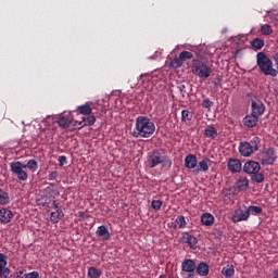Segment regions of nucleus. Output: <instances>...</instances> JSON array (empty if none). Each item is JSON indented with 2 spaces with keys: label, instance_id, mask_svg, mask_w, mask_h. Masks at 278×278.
I'll return each mask as SVG.
<instances>
[{
  "label": "nucleus",
  "instance_id": "obj_1",
  "mask_svg": "<svg viewBox=\"0 0 278 278\" xmlns=\"http://www.w3.org/2000/svg\"><path fill=\"white\" fill-rule=\"evenodd\" d=\"M155 134V124L147 116L136 118L135 129L131 132L132 138H151Z\"/></svg>",
  "mask_w": 278,
  "mask_h": 278
},
{
  "label": "nucleus",
  "instance_id": "obj_2",
  "mask_svg": "<svg viewBox=\"0 0 278 278\" xmlns=\"http://www.w3.org/2000/svg\"><path fill=\"white\" fill-rule=\"evenodd\" d=\"M147 164L149 168H155L160 165L163 166V168H170V166H173V161H170L168 154H166V150L155 149L148 153Z\"/></svg>",
  "mask_w": 278,
  "mask_h": 278
},
{
  "label": "nucleus",
  "instance_id": "obj_3",
  "mask_svg": "<svg viewBox=\"0 0 278 278\" xmlns=\"http://www.w3.org/2000/svg\"><path fill=\"white\" fill-rule=\"evenodd\" d=\"M256 64L258 66V71L266 76L277 77L278 70L273 67V60L268 58L264 52H258L256 54Z\"/></svg>",
  "mask_w": 278,
  "mask_h": 278
},
{
  "label": "nucleus",
  "instance_id": "obj_4",
  "mask_svg": "<svg viewBox=\"0 0 278 278\" xmlns=\"http://www.w3.org/2000/svg\"><path fill=\"white\" fill-rule=\"evenodd\" d=\"M191 73L200 79H208V77H212V66H210L207 61L193 59L191 63Z\"/></svg>",
  "mask_w": 278,
  "mask_h": 278
},
{
  "label": "nucleus",
  "instance_id": "obj_5",
  "mask_svg": "<svg viewBox=\"0 0 278 278\" xmlns=\"http://www.w3.org/2000/svg\"><path fill=\"white\" fill-rule=\"evenodd\" d=\"M257 160L263 166H273L277 162V151L275 148H267L257 155Z\"/></svg>",
  "mask_w": 278,
  "mask_h": 278
},
{
  "label": "nucleus",
  "instance_id": "obj_6",
  "mask_svg": "<svg viewBox=\"0 0 278 278\" xmlns=\"http://www.w3.org/2000/svg\"><path fill=\"white\" fill-rule=\"evenodd\" d=\"M10 168L11 173H13V175L17 177L18 181H27V179L29 178V175L25 170V164H23L22 162H12L10 164Z\"/></svg>",
  "mask_w": 278,
  "mask_h": 278
},
{
  "label": "nucleus",
  "instance_id": "obj_7",
  "mask_svg": "<svg viewBox=\"0 0 278 278\" xmlns=\"http://www.w3.org/2000/svg\"><path fill=\"white\" fill-rule=\"evenodd\" d=\"M192 58H194L192 52L184 50L178 56L170 61L169 66L172 68H181V66H184V62H188V60H192Z\"/></svg>",
  "mask_w": 278,
  "mask_h": 278
},
{
  "label": "nucleus",
  "instance_id": "obj_8",
  "mask_svg": "<svg viewBox=\"0 0 278 278\" xmlns=\"http://www.w3.org/2000/svg\"><path fill=\"white\" fill-rule=\"evenodd\" d=\"M251 109H252V115L254 116H262L264 112H266V106L264 105V102L260 99L252 100L251 102Z\"/></svg>",
  "mask_w": 278,
  "mask_h": 278
},
{
  "label": "nucleus",
  "instance_id": "obj_9",
  "mask_svg": "<svg viewBox=\"0 0 278 278\" xmlns=\"http://www.w3.org/2000/svg\"><path fill=\"white\" fill-rule=\"evenodd\" d=\"M10 277V268H8V255L0 253V278Z\"/></svg>",
  "mask_w": 278,
  "mask_h": 278
},
{
  "label": "nucleus",
  "instance_id": "obj_10",
  "mask_svg": "<svg viewBox=\"0 0 278 278\" xmlns=\"http://www.w3.org/2000/svg\"><path fill=\"white\" fill-rule=\"evenodd\" d=\"M254 151L255 150L253 149V147L251 146V143L249 141H243L239 144V153L243 157H251V155H253Z\"/></svg>",
  "mask_w": 278,
  "mask_h": 278
},
{
  "label": "nucleus",
  "instance_id": "obj_11",
  "mask_svg": "<svg viewBox=\"0 0 278 278\" xmlns=\"http://www.w3.org/2000/svg\"><path fill=\"white\" fill-rule=\"evenodd\" d=\"M248 218H251L249 214V207H247V205H243L241 208H239V212L232 217V220L235 223H242Z\"/></svg>",
  "mask_w": 278,
  "mask_h": 278
},
{
  "label": "nucleus",
  "instance_id": "obj_12",
  "mask_svg": "<svg viewBox=\"0 0 278 278\" xmlns=\"http://www.w3.org/2000/svg\"><path fill=\"white\" fill-rule=\"evenodd\" d=\"M12 218H14V213L10 208L2 207L0 208V223L1 225H8L12 223Z\"/></svg>",
  "mask_w": 278,
  "mask_h": 278
},
{
  "label": "nucleus",
  "instance_id": "obj_13",
  "mask_svg": "<svg viewBox=\"0 0 278 278\" xmlns=\"http://www.w3.org/2000/svg\"><path fill=\"white\" fill-rule=\"evenodd\" d=\"M243 170L248 175H253L254 173H260V170H262V166L255 161H249L244 164Z\"/></svg>",
  "mask_w": 278,
  "mask_h": 278
},
{
  "label": "nucleus",
  "instance_id": "obj_14",
  "mask_svg": "<svg viewBox=\"0 0 278 278\" xmlns=\"http://www.w3.org/2000/svg\"><path fill=\"white\" fill-rule=\"evenodd\" d=\"M54 210H56V212H52L50 215V220L51 223H60V220H62V218H64V211H62V208H60V206H58L56 202L53 201L52 203Z\"/></svg>",
  "mask_w": 278,
  "mask_h": 278
},
{
  "label": "nucleus",
  "instance_id": "obj_15",
  "mask_svg": "<svg viewBox=\"0 0 278 278\" xmlns=\"http://www.w3.org/2000/svg\"><path fill=\"white\" fill-rule=\"evenodd\" d=\"M182 273H194L197 270V263L192 258H187L181 263Z\"/></svg>",
  "mask_w": 278,
  "mask_h": 278
},
{
  "label": "nucleus",
  "instance_id": "obj_16",
  "mask_svg": "<svg viewBox=\"0 0 278 278\" xmlns=\"http://www.w3.org/2000/svg\"><path fill=\"white\" fill-rule=\"evenodd\" d=\"M227 166L230 173H240L242 170V163L238 159L228 160Z\"/></svg>",
  "mask_w": 278,
  "mask_h": 278
},
{
  "label": "nucleus",
  "instance_id": "obj_17",
  "mask_svg": "<svg viewBox=\"0 0 278 278\" xmlns=\"http://www.w3.org/2000/svg\"><path fill=\"white\" fill-rule=\"evenodd\" d=\"M182 242L185 244H188L190 247V249H197V244L199 243V240L197 239V237L188 233V232H185L184 236H182Z\"/></svg>",
  "mask_w": 278,
  "mask_h": 278
},
{
  "label": "nucleus",
  "instance_id": "obj_18",
  "mask_svg": "<svg viewBox=\"0 0 278 278\" xmlns=\"http://www.w3.org/2000/svg\"><path fill=\"white\" fill-rule=\"evenodd\" d=\"M92 110H94L92 102H87L86 104L77 106L78 114H81L83 116H90L92 114Z\"/></svg>",
  "mask_w": 278,
  "mask_h": 278
},
{
  "label": "nucleus",
  "instance_id": "obj_19",
  "mask_svg": "<svg viewBox=\"0 0 278 278\" xmlns=\"http://www.w3.org/2000/svg\"><path fill=\"white\" fill-rule=\"evenodd\" d=\"M260 121V117H257V115H247L244 118H243V125L244 127H248V128H253V127H256L257 126V123Z\"/></svg>",
  "mask_w": 278,
  "mask_h": 278
},
{
  "label": "nucleus",
  "instance_id": "obj_20",
  "mask_svg": "<svg viewBox=\"0 0 278 278\" xmlns=\"http://www.w3.org/2000/svg\"><path fill=\"white\" fill-rule=\"evenodd\" d=\"M195 270L200 277H207V275H210V265L205 262H201L195 265Z\"/></svg>",
  "mask_w": 278,
  "mask_h": 278
},
{
  "label": "nucleus",
  "instance_id": "obj_21",
  "mask_svg": "<svg viewBox=\"0 0 278 278\" xmlns=\"http://www.w3.org/2000/svg\"><path fill=\"white\" fill-rule=\"evenodd\" d=\"M210 162H212V161H210V159H207V157L200 161L198 164L199 168L193 169L194 175H199V173H201V170L203 173H207V170H210Z\"/></svg>",
  "mask_w": 278,
  "mask_h": 278
},
{
  "label": "nucleus",
  "instance_id": "obj_22",
  "mask_svg": "<svg viewBox=\"0 0 278 278\" xmlns=\"http://www.w3.org/2000/svg\"><path fill=\"white\" fill-rule=\"evenodd\" d=\"M80 127H92L94 123H97V117L94 115H88L87 117H83L81 121H76Z\"/></svg>",
  "mask_w": 278,
  "mask_h": 278
},
{
  "label": "nucleus",
  "instance_id": "obj_23",
  "mask_svg": "<svg viewBox=\"0 0 278 278\" xmlns=\"http://www.w3.org/2000/svg\"><path fill=\"white\" fill-rule=\"evenodd\" d=\"M186 225V217L184 215L177 216L176 220L172 224H168V227L170 229H184V226Z\"/></svg>",
  "mask_w": 278,
  "mask_h": 278
},
{
  "label": "nucleus",
  "instance_id": "obj_24",
  "mask_svg": "<svg viewBox=\"0 0 278 278\" xmlns=\"http://www.w3.org/2000/svg\"><path fill=\"white\" fill-rule=\"evenodd\" d=\"M197 155L194 154H189L185 157V166L186 168L192 169V168H197Z\"/></svg>",
  "mask_w": 278,
  "mask_h": 278
},
{
  "label": "nucleus",
  "instance_id": "obj_25",
  "mask_svg": "<svg viewBox=\"0 0 278 278\" xmlns=\"http://www.w3.org/2000/svg\"><path fill=\"white\" fill-rule=\"evenodd\" d=\"M96 236L103 238V240H110V230L105 225L99 226L97 228Z\"/></svg>",
  "mask_w": 278,
  "mask_h": 278
},
{
  "label": "nucleus",
  "instance_id": "obj_26",
  "mask_svg": "<svg viewBox=\"0 0 278 278\" xmlns=\"http://www.w3.org/2000/svg\"><path fill=\"white\" fill-rule=\"evenodd\" d=\"M214 215H212L211 213H204L201 215V223L205 227H212V225H214Z\"/></svg>",
  "mask_w": 278,
  "mask_h": 278
},
{
  "label": "nucleus",
  "instance_id": "obj_27",
  "mask_svg": "<svg viewBox=\"0 0 278 278\" xmlns=\"http://www.w3.org/2000/svg\"><path fill=\"white\" fill-rule=\"evenodd\" d=\"M237 190L240 191H244V190H249V179H247V177H240L237 182Z\"/></svg>",
  "mask_w": 278,
  "mask_h": 278
},
{
  "label": "nucleus",
  "instance_id": "obj_28",
  "mask_svg": "<svg viewBox=\"0 0 278 278\" xmlns=\"http://www.w3.org/2000/svg\"><path fill=\"white\" fill-rule=\"evenodd\" d=\"M204 136L206 138H211V140H214L218 137V130L214 126H207L204 130Z\"/></svg>",
  "mask_w": 278,
  "mask_h": 278
},
{
  "label": "nucleus",
  "instance_id": "obj_29",
  "mask_svg": "<svg viewBox=\"0 0 278 278\" xmlns=\"http://www.w3.org/2000/svg\"><path fill=\"white\" fill-rule=\"evenodd\" d=\"M222 275L226 278H231L233 275H236V269L232 265H227L226 267H223Z\"/></svg>",
  "mask_w": 278,
  "mask_h": 278
},
{
  "label": "nucleus",
  "instance_id": "obj_30",
  "mask_svg": "<svg viewBox=\"0 0 278 278\" xmlns=\"http://www.w3.org/2000/svg\"><path fill=\"white\" fill-rule=\"evenodd\" d=\"M103 275V270L97 267H89L88 268V277L89 278H100Z\"/></svg>",
  "mask_w": 278,
  "mask_h": 278
},
{
  "label": "nucleus",
  "instance_id": "obj_31",
  "mask_svg": "<svg viewBox=\"0 0 278 278\" xmlns=\"http://www.w3.org/2000/svg\"><path fill=\"white\" fill-rule=\"evenodd\" d=\"M59 127H62L63 129H67V127H71V118L66 116H61L58 119Z\"/></svg>",
  "mask_w": 278,
  "mask_h": 278
},
{
  "label": "nucleus",
  "instance_id": "obj_32",
  "mask_svg": "<svg viewBox=\"0 0 278 278\" xmlns=\"http://www.w3.org/2000/svg\"><path fill=\"white\" fill-rule=\"evenodd\" d=\"M251 47H253V49L256 51H260L261 49H264V40L261 38H255L251 41Z\"/></svg>",
  "mask_w": 278,
  "mask_h": 278
},
{
  "label": "nucleus",
  "instance_id": "obj_33",
  "mask_svg": "<svg viewBox=\"0 0 278 278\" xmlns=\"http://www.w3.org/2000/svg\"><path fill=\"white\" fill-rule=\"evenodd\" d=\"M25 168L31 170V173H36L38 170V162L36 160H29L27 164H24Z\"/></svg>",
  "mask_w": 278,
  "mask_h": 278
},
{
  "label": "nucleus",
  "instance_id": "obj_34",
  "mask_svg": "<svg viewBox=\"0 0 278 278\" xmlns=\"http://www.w3.org/2000/svg\"><path fill=\"white\" fill-rule=\"evenodd\" d=\"M263 208L261 206H255V205H251L248 206V213L250 214V216H257L260 214H262Z\"/></svg>",
  "mask_w": 278,
  "mask_h": 278
},
{
  "label": "nucleus",
  "instance_id": "obj_35",
  "mask_svg": "<svg viewBox=\"0 0 278 278\" xmlns=\"http://www.w3.org/2000/svg\"><path fill=\"white\" fill-rule=\"evenodd\" d=\"M8 203H10V195L3 189H0V205H8Z\"/></svg>",
  "mask_w": 278,
  "mask_h": 278
},
{
  "label": "nucleus",
  "instance_id": "obj_36",
  "mask_svg": "<svg viewBox=\"0 0 278 278\" xmlns=\"http://www.w3.org/2000/svg\"><path fill=\"white\" fill-rule=\"evenodd\" d=\"M261 34L263 36H270V34H273V26H270V24H264L261 26Z\"/></svg>",
  "mask_w": 278,
  "mask_h": 278
},
{
  "label": "nucleus",
  "instance_id": "obj_37",
  "mask_svg": "<svg viewBox=\"0 0 278 278\" xmlns=\"http://www.w3.org/2000/svg\"><path fill=\"white\" fill-rule=\"evenodd\" d=\"M188 121H192V113L188 110L181 111V123H188Z\"/></svg>",
  "mask_w": 278,
  "mask_h": 278
},
{
  "label": "nucleus",
  "instance_id": "obj_38",
  "mask_svg": "<svg viewBox=\"0 0 278 278\" xmlns=\"http://www.w3.org/2000/svg\"><path fill=\"white\" fill-rule=\"evenodd\" d=\"M252 181L254 184H262L264 181V174L260 172L252 174Z\"/></svg>",
  "mask_w": 278,
  "mask_h": 278
},
{
  "label": "nucleus",
  "instance_id": "obj_39",
  "mask_svg": "<svg viewBox=\"0 0 278 278\" xmlns=\"http://www.w3.org/2000/svg\"><path fill=\"white\" fill-rule=\"evenodd\" d=\"M260 142H262V139H260V137H253L250 140L251 147L254 151H257L260 149Z\"/></svg>",
  "mask_w": 278,
  "mask_h": 278
},
{
  "label": "nucleus",
  "instance_id": "obj_40",
  "mask_svg": "<svg viewBox=\"0 0 278 278\" xmlns=\"http://www.w3.org/2000/svg\"><path fill=\"white\" fill-rule=\"evenodd\" d=\"M162 205H164V202L161 200H153L151 203L152 210H155L156 212H160L162 210Z\"/></svg>",
  "mask_w": 278,
  "mask_h": 278
},
{
  "label": "nucleus",
  "instance_id": "obj_41",
  "mask_svg": "<svg viewBox=\"0 0 278 278\" xmlns=\"http://www.w3.org/2000/svg\"><path fill=\"white\" fill-rule=\"evenodd\" d=\"M213 106H214V102L212 100H210L208 98H206L202 101V108H204L205 110H210Z\"/></svg>",
  "mask_w": 278,
  "mask_h": 278
},
{
  "label": "nucleus",
  "instance_id": "obj_42",
  "mask_svg": "<svg viewBox=\"0 0 278 278\" xmlns=\"http://www.w3.org/2000/svg\"><path fill=\"white\" fill-rule=\"evenodd\" d=\"M24 278H40V274L38 271H30L25 274Z\"/></svg>",
  "mask_w": 278,
  "mask_h": 278
},
{
  "label": "nucleus",
  "instance_id": "obj_43",
  "mask_svg": "<svg viewBox=\"0 0 278 278\" xmlns=\"http://www.w3.org/2000/svg\"><path fill=\"white\" fill-rule=\"evenodd\" d=\"M178 90H179L181 97H186V94H188V91L186 90V85H179Z\"/></svg>",
  "mask_w": 278,
  "mask_h": 278
},
{
  "label": "nucleus",
  "instance_id": "obj_44",
  "mask_svg": "<svg viewBox=\"0 0 278 278\" xmlns=\"http://www.w3.org/2000/svg\"><path fill=\"white\" fill-rule=\"evenodd\" d=\"M58 162H59V166H64V164L67 163V159L65 155H61L59 156Z\"/></svg>",
  "mask_w": 278,
  "mask_h": 278
},
{
  "label": "nucleus",
  "instance_id": "obj_45",
  "mask_svg": "<svg viewBox=\"0 0 278 278\" xmlns=\"http://www.w3.org/2000/svg\"><path fill=\"white\" fill-rule=\"evenodd\" d=\"M48 179L49 181H55V179H58V172H51L49 175H48Z\"/></svg>",
  "mask_w": 278,
  "mask_h": 278
},
{
  "label": "nucleus",
  "instance_id": "obj_46",
  "mask_svg": "<svg viewBox=\"0 0 278 278\" xmlns=\"http://www.w3.org/2000/svg\"><path fill=\"white\" fill-rule=\"evenodd\" d=\"M13 278H25L23 277V270H18L14 274V277Z\"/></svg>",
  "mask_w": 278,
  "mask_h": 278
},
{
  "label": "nucleus",
  "instance_id": "obj_47",
  "mask_svg": "<svg viewBox=\"0 0 278 278\" xmlns=\"http://www.w3.org/2000/svg\"><path fill=\"white\" fill-rule=\"evenodd\" d=\"M273 278H278V269H275V270L273 271Z\"/></svg>",
  "mask_w": 278,
  "mask_h": 278
},
{
  "label": "nucleus",
  "instance_id": "obj_48",
  "mask_svg": "<svg viewBox=\"0 0 278 278\" xmlns=\"http://www.w3.org/2000/svg\"><path fill=\"white\" fill-rule=\"evenodd\" d=\"M193 277H194V274H192V273H188L187 278H193Z\"/></svg>",
  "mask_w": 278,
  "mask_h": 278
}]
</instances>
